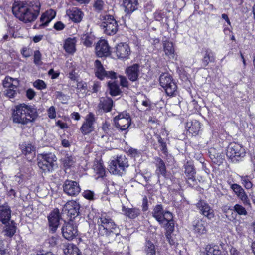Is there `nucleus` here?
<instances>
[{
	"mask_svg": "<svg viewBox=\"0 0 255 255\" xmlns=\"http://www.w3.org/2000/svg\"><path fill=\"white\" fill-rule=\"evenodd\" d=\"M40 10V5L38 3L28 5L23 2H15L12 9L13 14L25 23L34 21L39 15Z\"/></svg>",
	"mask_w": 255,
	"mask_h": 255,
	"instance_id": "nucleus-1",
	"label": "nucleus"
},
{
	"mask_svg": "<svg viewBox=\"0 0 255 255\" xmlns=\"http://www.w3.org/2000/svg\"><path fill=\"white\" fill-rule=\"evenodd\" d=\"M38 115L37 109L31 105L21 104L17 105L12 113L13 122L25 125L33 122Z\"/></svg>",
	"mask_w": 255,
	"mask_h": 255,
	"instance_id": "nucleus-2",
	"label": "nucleus"
},
{
	"mask_svg": "<svg viewBox=\"0 0 255 255\" xmlns=\"http://www.w3.org/2000/svg\"><path fill=\"white\" fill-rule=\"evenodd\" d=\"M57 158L52 153L40 154L38 156V166L45 173L52 172L56 165Z\"/></svg>",
	"mask_w": 255,
	"mask_h": 255,
	"instance_id": "nucleus-3",
	"label": "nucleus"
},
{
	"mask_svg": "<svg viewBox=\"0 0 255 255\" xmlns=\"http://www.w3.org/2000/svg\"><path fill=\"white\" fill-rule=\"evenodd\" d=\"M245 155V150L240 144L231 143L227 148L226 155L233 162L239 161Z\"/></svg>",
	"mask_w": 255,
	"mask_h": 255,
	"instance_id": "nucleus-4",
	"label": "nucleus"
},
{
	"mask_svg": "<svg viewBox=\"0 0 255 255\" xmlns=\"http://www.w3.org/2000/svg\"><path fill=\"white\" fill-rule=\"evenodd\" d=\"M114 122L116 128L121 131L126 130L131 124V119L129 113L123 112L116 116Z\"/></svg>",
	"mask_w": 255,
	"mask_h": 255,
	"instance_id": "nucleus-5",
	"label": "nucleus"
},
{
	"mask_svg": "<svg viewBox=\"0 0 255 255\" xmlns=\"http://www.w3.org/2000/svg\"><path fill=\"white\" fill-rule=\"evenodd\" d=\"M152 214L159 224H164L165 220H170L173 218L172 214L169 211L164 210L162 204H157L155 206Z\"/></svg>",
	"mask_w": 255,
	"mask_h": 255,
	"instance_id": "nucleus-6",
	"label": "nucleus"
},
{
	"mask_svg": "<svg viewBox=\"0 0 255 255\" xmlns=\"http://www.w3.org/2000/svg\"><path fill=\"white\" fill-rule=\"evenodd\" d=\"M80 204L75 201L67 202L62 209L63 214H66L70 220L74 219L79 214Z\"/></svg>",
	"mask_w": 255,
	"mask_h": 255,
	"instance_id": "nucleus-7",
	"label": "nucleus"
},
{
	"mask_svg": "<svg viewBox=\"0 0 255 255\" xmlns=\"http://www.w3.org/2000/svg\"><path fill=\"white\" fill-rule=\"evenodd\" d=\"M128 166V160L125 155L117 156L115 161L113 160V174L122 175Z\"/></svg>",
	"mask_w": 255,
	"mask_h": 255,
	"instance_id": "nucleus-8",
	"label": "nucleus"
},
{
	"mask_svg": "<svg viewBox=\"0 0 255 255\" xmlns=\"http://www.w3.org/2000/svg\"><path fill=\"white\" fill-rule=\"evenodd\" d=\"M63 188L64 193L71 196H77L81 191V188L77 182L69 180L64 182Z\"/></svg>",
	"mask_w": 255,
	"mask_h": 255,
	"instance_id": "nucleus-9",
	"label": "nucleus"
},
{
	"mask_svg": "<svg viewBox=\"0 0 255 255\" xmlns=\"http://www.w3.org/2000/svg\"><path fill=\"white\" fill-rule=\"evenodd\" d=\"M114 52L118 59L124 61L129 58L131 51L128 44L120 43L115 47Z\"/></svg>",
	"mask_w": 255,
	"mask_h": 255,
	"instance_id": "nucleus-10",
	"label": "nucleus"
},
{
	"mask_svg": "<svg viewBox=\"0 0 255 255\" xmlns=\"http://www.w3.org/2000/svg\"><path fill=\"white\" fill-rule=\"evenodd\" d=\"M201 214L206 217L208 219L211 220L215 217L213 209L204 200H200L196 204Z\"/></svg>",
	"mask_w": 255,
	"mask_h": 255,
	"instance_id": "nucleus-11",
	"label": "nucleus"
},
{
	"mask_svg": "<svg viewBox=\"0 0 255 255\" xmlns=\"http://www.w3.org/2000/svg\"><path fill=\"white\" fill-rule=\"evenodd\" d=\"M95 119L94 115L92 113H89L86 118L85 122L82 124L80 130L83 134L86 135L94 130V123Z\"/></svg>",
	"mask_w": 255,
	"mask_h": 255,
	"instance_id": "nucleus-12",
	"label": "nucleus"
},
{
	"mask_svg": "<svg viewBox=\"0 0 255 255\" xmlns=\"http://www.w3.org/2000/svg\"><path fill=\"white\" fill-rule=\"evenodd\" d=\"M60 219V213L58 209H54L48 216L49 228L53 233L57 230Z\"/></svg>",
	"mask_w": 255,
	"mask_h": 255,
	"instance_id": "nucleus-13",
	"label": "nucleus"
},
{
	"mask_svg": "<svg viewBox=\"0 0 255 255\" xmlns=\"http://www.w3.org/2000/svg\"><path fill=\"white\" fill-rule=\"evenodd\" d=\"M110 48L106 40H100L95 47L96 54L99 57H106L110 54Z\"/></svg>",
	"mask_w": 255,
	"mask_h": 255,
	"instance_id": "nucleus-14",
	"label": "nucleus"
},
{
	"mask_svg": "<svg viewBox=\"0 0 255 255\" xmlns=\"http://www.w3.org/2000/svg\"><path fill=\"white\" fill-rule=\"evenodd\" d=\"M185 174L186 177L187 183L190 186L196 185L197 181L195 178L196 171L192 164L187 162L184 165Z\"/></svg>",
	"mask_w": 255,
	"mask_h": 255,
	"instance_id": "nucleus-15",
	"label": "nucleus"
},
{
	"mask_svg": "<svg viewBox=\"0 0 255 255\" xmlns=\"http://www.w3.org/2000/svg\"><path fill=\"white\" fill-rule=\"evenodd\" d=\"M77 229L71 223H67L62 228V233L64 238L72 240L77 235Z\"/></svg>",
	"mask_w": 255,
	"mask_h": 255,
	"instance_id": "nucleus-16",
	"label": "nucleus"
},
{
	"mask_svg": "<svg viewBox=\"0 0 255 255\" xmlns=\"http://www.w3.org/2000/svg\"><path fill=\"white\" fill-rule=\"evenodd\" d=\"M140 65L138 64H133L128 66L125 69V73L128 79L132 82L138 80L139 76Z\"/></svg>",
	"mask_w": 255,
	"mask_h": 255,
	"instance_id": "nucleus-17",
	"label": "nucleus"
},
{
	"mask_svg": "<svg viewBox=\"0 0 255 255\" xmlns=\"http://www.w3.org/2000/svg\"><path fill=\"white\" fill-rule=\"evenodd\" d=\"M56 12L52 9H49L43 13L40 18V23H37L35 26L38 28L45 27L48 25V23L55 17Z\"/></svg>",
	"mask_w": 255,
	"mask_h": 255,
	"instance_id": "nucleus-18",
	"label": "nucleus"
},
{
	"mask_svg": "<svg viewBox=\"0 0 255 255\" xmlns=\"http://www.w3.org/2000/svg\"><path fill=\"white\" fill-rule=\"evenodd\" d=\"M231 188L245 205H250V200L243 188L237 184H232Z\"/></svg>",
	"mask_w": 255,
	"mask_h": 255,
	"instance_id": "nucleus-19",
	"label": "nucleus"
},
{
	"mask_svg": "<svg viewBox=\"0 0 255 255\" xmlns=\"http://www.w3.org/2000/svg\"><path fill=\"white\" fill-rule=\"evenodd\" d=\"M66 14L75 23H79L82 19L83 13L77 7H73L67 10Z\"/></svg>",
	"mask_w": 255,
	"mask_h": 255,
	"instance_id": "nucleus-20",
	"label": "nucleus"
},
{
	"mask_svg": "<svg viewBox=\"0 0 255 255\" xmlns=\"http://www.w3.org/2000/svg\"><path fill=\"white\" fill-rule=\"evenodd\" d=\"M11 213L10 207L7 204L0 206V220L3 224L8 222L11 218Z\"/></svg>",
	"mask_w": 255,
	"mask_h": 255,
	"instance_id": "nucleus-21",
	"label": "nucleus"
},
{
	"mask_svg": "<svg viewBox=\"0 0 255 255\" xmlns=\"http://www.w3.org/2000/svg\"><path fill=\"white\" fill-rule=\"evenodd\" d=\"M95 75L99 79H103L105 77H112V71L109 72V75L105 71L101 62L99 60L95 61Z\"/></svg>",
	"mask_w": 255,
	"mask_h": 255,
	"instance_id": "nucleus-22",
	"label": "nucleus"
},
{
	"mask_svg": "<svg viewBox=\"0 0 255 255\" xmlns=\"http://www.w3.org/2000/svg\"><path fill=\"white\" fill-rule=\"evenodd\" d=\"M22 153L27 157L28 160L31 161L35 155V147L31 143H24L21 145Z\"/></svg>",
	"mask_w": 255,
	"mask_h": 255,
	"instance_id": "nucleus-23",
	"label": "nucleus"
},
{
	"mask_svg": "<svg viewBox=\"0 0 255 255\" xmlns=\"http://www.w3.org/2000/svg\"><path fill=\"white\" fill-rule=\"evenodd\" d=\"M123 5L125 7V11L127 14H130L137 9L138 0H123Z\"/></svg>",
	"mask_w": 255,
	"mask_h": 255,
	"instance_id": "nucleus-24",
	"label": "nucleus"
},
{
	"mask_svg": "<svg viewBox=\"0 0 255 255\" xmlns=\"http://www.w3.org/2000/svg\"><path fill=\"white\" fill-rule=\"evenodd\" d=\"M99 111L108 112L112 109V99L107 96L106 98H101L98 105Z\"/></svg>",
	"mask_w": 255,
	"mask_h": 255,
	"instance_id": "nucleus-25",
	"label": "nucleus"
},
{
	"mask_svg": "<svg viewBox=\"0 0 255 255\" xmlns=\"http://www.w3.org/2000/svg\"><path fill=\"white\" fill-rule=\"evenodd\" d=\"M200 123L199 121L194 120L186 123V128L190 133L197 134L200 129Z\"/></svg>",
	"mask_w": 255,
	"mask_h": 255,
	"instance_id": "nucleus-26",
	"label": "nucleus"
},
{
	"mask_svg": "<svg viewBox=\"0 0 255 255\" xmlns=\"http://www.w3.org/2000/svg\"><path fill=\"white\" fill-rule=\"evenodd\" d=\"M154 159L155 161V165L157 167L156 173L158 175V177H159V175H161L165 177L166 168L164 161L158 157H155Z\"/></svg>",
	"mask_w": 255,
	"mask_h": 255,
	"instance_id": "nucleus-27",
	"label": "nucleus"
},
{
	"mask_svg": "<svg viewBox=\"0 0 255 255\" xmlns=\"http://www.w3.org/2000/svg\"><path fill=\"white\" fill-rule=\"evenodd\" d=\"M5 224V226L3 231L4 235L7 237H12L15 234L16 230L14 221H12L10 223Z\"/></svg>",
	"mask_w": 255,
	"mask_h": 255,
	"instance_id": "nucleus-28",
	"label": "nucleus"
},
{
	"mask_svg": "<svg viewBox=\"0 0 255 255\" xmlns=\"http://www.w3.org/2000/svg\"><path fill=\"white\" fill-rule=\"evenodd\" d=\"M173 81L171 76L167 73H162L159 77L160 85L163 88L167 87Z\"/></svg>",
	"mask_w": 255,
	"mask_h": 255,
	"instance_id": "nucleus-29",
	"label": "nucleus"
},
{
	"mask_svg": "<svg viewBox=\"0 0 255 255\" xmlns=\"http://www.w3.org/2000/svg\"><path fill=\"white\" fill-rule=\"evenodd\" d=\"M122 210L126 216L131 219H134L140 214V210L136 208H128L123 206Z\"/></svg>",
	"mask_w": 255,
	"mask_h": 255,
	"instance_id": "nucleus-30",
	"label": "nucleus"
},
{
	"mask_svg": "<svg viewBox=\"0 0 255 255\" xmlns=\"http://www.w3.org/2000/svg\"><path fill=\"white\" fill-rule=\"evenodd\" d=\"M205 224V221L203 219L198 220L196 223L193 225L195 232L198 233L199 235L206 233V229Z\"/></svg>",
	"mask_w": 255,
	"mask_h": 255,
	"instance_id": "nucleus-31",
	"label": "nucleus"
},
{
	"mask_svg": "<svg viewBox=\"0 0 255 255\" xmlns=\"http://www.w3.org/2000/svg\"><path fill=\"white\" fill-rule=\"evenodd\" d=\"M6 84L7 83H4V86L8 87V89L4 91V95L10 98H14L17 94V86L12 84H10L9 85Z\"/></svg>",
	"mask_w": 255,
	"mask_h": 255,
	"instance_id": "nucleus-32",
	"label": "nucleus"
},
{
	"mask_svg": "<svg viewBox=\"0 0 255 255\" xmlns=\"http://www.w3.org/2000/svg\"><path fill=\"white\" fill-rule=\"evenodd\" d=\"M105 19L106 21L102 23L101 27L104 30L105 34L111 35L112 33V29L110 28L111 20H112L111 16L110 15H106Z\"/></svg>",
	"mask_w": 255,
	"mask_h": 255,
	"instance_id": "nucleus-33",
	"label": "nucleus"
},
{
	"mask_svg": "<svg viewBox=\"0 0 255 255\" xmlns=\"http://www.w3.org/2000/svg\"><path fill=\"white\" fill-rule=\"evenodd\" d=\"M215 58L214 53L210 49H206L205 51V54L202 59V63L204 66H207L209 62H214Z\"/></svg>",
	"mask_w": 255,
	"mask_h": 255,
	"instance_id": "nucleus-34",
	"label": "nucleus"
},
{
	"mask_svg": "<svg viewBox=\"0 0 255 255\" xmlns=\"http://www.w3.org/2000/svg\"><path fill=\"white\" fill-rule=\"evenodd\" d=\"M144 252L146 255H156L155 246L150 240L145 242Z\"/></svg>",
	"mask_w": 255,
	"mask_h": 255,
	"instance_id": "nucleus-35",
	"label": "nucleus"
},
{
	"mask_svg": "<svg viewBox=\"0 0 255 255\" xmlns=\"http://www.w3.org/2000/svg\"><path fill=\"white\" fill-rule=\"evenodd\" d=\"M75 40L74 39H67L64 45L65 50L69 53H74L75 51Z\"/></svg>",
	"mask_w": 255,
	"mask_h": 255,
	"instance_id": "nucleus-36",
	"label": "nucleus"
},
{
	"mask_svg": "<svg viewBox=\"0 0 255 255\" xmlns=\"http://www.w3.org/2000/svg\"><path fill=\"white\" fill-rule=\"evenodd\" d=\"M163 89L169 96H175L177 93V86L174 80L170 83V85Z\"/></svg>",
	"mask_w": 255,
	"mask_h": 255,
	"instance_id": "nucleus-37",
	"label": "nucleus"
},
{
	"mask_svg": "<svg viewBox=\"0 0 255 255\" xmlns=\"http://www.w3.org/2000/svg\"><path fill=\"white\" fill-rule=\"evenodd\" d=\"M165 53L166 55L172 58L174 56V49L173 43L169 41H165L163 44Z\"/></svg>",
	"mask_w": 255,
	"mask_h": 255,
	"instance_id": "nucleus-38",
	"label": "nucleus"
},
{
	"mask_svg": "<svg viewBox=\"0 0 255 255\" xmlns=\"http://www.w3.org/2000/svg\"><path fill=\"white\" fill-rule=\"evenodd\" d=\"M76 88L77 92L79 93V96H85L88 92L87 84L86 82L83 81L78 82Z\"/></svg>",
	"mask_w": 255,
	"mask_h": 255,
	"instance_id": "nucleus-39",
	"label": "nucleus"
},
{
	"mask_svg": "<svg viewBox=\"0 0 255 255\" xmlns=\"http://www.w3.org/2000/svg\"><path fill=\"white\" fill-rule=\"evenodd\" d=\"M93 169L96 173L98 175V177H96L97 179L99 177H103L105 175V170L101 163L96 161L94 163Z\"/></svg>",
	"mask_w": 255,
	"mask_h": 255,
	"instance_id": "nucleus-40",
	"label": "nucleus"
},
{
	"mask_svg": "<svg viewBox=\"0 0 255 255\" xmlns=\"http://www.w3.org/2000/svg\"><path fill=\"white\" fill-rule=\"evenodd\" d=\"M66 255H81V253L78 248L74 245H69L64 250Z\"/></svg>",
	"mask_w": 255,
	"mask_h": 255,
	"instance_id": "nucleus-41",
	"label": "nucleus"
},
{
	"mask_svg": "<svg viewBox=\"0 0 255 255\" xmlns=\"http://www.w3.org/2000/svg\"><path fill=\"white\" fill-rule=\"evenodd\" d=\"M207 255H221L222 252L217 245H208L206 248Z\"/></svg>",
	"mask_w": 255,
	"mask_h": 255,
	"instance_id": "nucleus-42",
	"label": "nucleus"
},
{
	"mask_svg": "<svg viewBox=\"0 0 255 255\" xmlns=\"http://www.w3.org/2000/svg\"><path fill=\"white\" fill-rule=\"evenodd\" d=\"M119 78L120 85L123 87L128 88L129 82L127 78L124 76L117 75V73L113 71V79H116L117 78Z\"/></svg>",
	"mask_w": 255,
	"mask_h": 255,
	"instance_id": "nucleus-43",
	"label": "nucleus"
},
{
	"mask_svg": "<svg viewBox=\"0 0 255 255\" xmlns=\"http://www.w3.org/2000/svg\"><path fill=\"white\" fill-rule=\"evenodd\" d=\"M63 165L66 168H69L74 163V158L67 154L63 158Z\"/></svg>",
	"mask_w": 255,
	"mask_h": 255,
	"instance_id": "nucleus-44",
	"label": "nucleus"
},
{
	"mask_svg": "<svg viewBox=\"0 0 255 255\" xmlns=\"http://www.w3.org/2000/svg\"><path fill=\"white\" fill-rule=\"evenodd\" d=\"M233 210L239 215L246 216L248 214L245 208L239 204H236L234 205Z\"/></svg>",
	"mask_w": 255,
	"mask_h": 255,
	"instance_id": "nucleus-45",
	"label": "nucleus"
},
{
	"mask_svg": "<svg viewBox=\"0 0 255 255\" xmlns=\"http://www.w3.org/2000/svg\"><path fill=\"white\" fill-rule=\"evenodd\" d=\"M173 218L170 220H165V223L161 224L162 225H165L166 229L167 230L166 233H170L174 230V224Z\"/></svg>",
	"mask_w": 255,
	"mask_h": 255,
	"instance_id": "nucleus-46",
	"label": "nucleus"
},
{
	"mask_svg": "<svg viewBox=\"0 0 255 255\" xmlns=\"http://www.w3.org/2000/svg\"><path fill=\"white\" fill-rule=\"evenodd\" d=\"M241 181L242 184L247 189H250L252 187L253 183L250 181L249 176H241Z\"/></svg>",
	"mask_w": 255,
	"mask_h": 255,
	"instance_id": "nucleus-47",
	"label": "nucleus"
},
{
	"mask_svg": "<svg viewBox=\"0 0 255 255\" xmlns=\"http://www.w3.org/2000/svg\"><path fill=\"white\" fill-rule=\"evenodd\" d=\"M104 2L102 0H95L93 4V7L95 11L100 12L103 10Z\"/></svg>",
	"mask_w": 255,
	"mask_h": 255,
	"instance_id": "nucleus-48",
	"label": "nucleus"
},
{
	"mask_svg": "<svg viewBox=\"0 0 255 255\" xmlns=\"http://www.w3.org/2000/svg\"><path fill=\"white\" fill-rule=\"evenodd\" d=\"M157 139L158 142L160 144V149L162 153L164 154H166L167 153V148L166 146V143L164 141V140L161 138L160 135H157Z\"/></svg>",
	"mask_w": 255,
	"mask_h": 255,
	"instance_id": "nucleus-49",
	"label": "nucleus"
},
{
	"mask_svg": "<svg viewBox=\"0 0 255 255\" xmlns=\"http://www.w3.org/2000/svg\"><path fill=\"white\" fill-rule=\"evenodd\" d=\"M34 87L39 90H43L46 88V84L45 82L42 80H37L33 83Z\"/></svg>",
	"mask_w": 255,
	"mask_h": 255,
	"instance_id": "nucleus-50",
	"label": "nucleus"
},
{
	"mask_svg": "<svg viewBox=\"0 0 255 255\" xmlns=\"http://www.w3.org/2000/svg\"><path fill=\"white\" fill-rule=\"evenodd\" d=\"M101 226L103 227L104 229H105L106 231L109 232V229L110 227V219H108L107 218H101Z\"/></svg>",
	"mask_w": 255,
	"mask_h": 255,
	"instance_id": "nucleus-51",
	"label": "nucleus"
},
{
	"mask_svg": "<svg viewBox=\"0 0 255 255\" xmlns=\"http://www.w3.org/2000/svg\"><path fill=\"white\" fill-rule=\"evenodd\" d=\"M121 93L119 86L115 82H113V96L119 95Z\"/></svg>",
	"mask_w": 255,
	"mask_h": 255,
	"instance_id": "nucleus-52",
	"label": "nucleus"
},
{
	"mask_svg": "<svg viewBox=\"0 0 255 255\" xmlns=\"http://www.w3.org/2000/svg\"><path fill=\"white\" fill-rule=\"evenodd\" d=\"M41 59V54L39 51L36 50L34 53V63L38 65L40 63Z\"/></svg>",
	"mask_w": 255,
	"mask_h": 255,
	"instance_id": "nucleus-53",
	"label": "nucleus"
},
{
	"mask_svg": "<svg viewBox=\"0 0 255 255\" xmlns=\"http://www.w3.org/2000/svg\"><path fill=\"white\" fill-rule=\"evenodd\" d=\"M48 116L50 119H54L56 117L55 108L54 106H51L47 110Z\"/></svg>",
	"mask_w": 255,
	"mask_h": 255,
	"instance_id": "nucleus-54",
	"label": "nucleus"
},
{
	"mask_svg": "<svg viewBox=\"0 0 255 255\" xmlns=\"http://www.w3.org/2000/svg\"><path fill=\"white\" fill-rule=\"evenodd\" d=\"M83 44L87 47H91L93 43V38L89 36H86L83 39Z\"/></svg>",
	"mask_w": 255,
	"mask_h": 255,
	"instance_id": "nucleus-55",
	"label": "nucleus"
},
{
	"mask_svg": "<svg viewBox=\"0 0 255 255\" xmlns=\"http://www.w3.org/2000/svg\"><path fill=\"white\" fill-rule=\"evenodd\" d=\"M83 196L88 199V200H92L93 199V196H94V192L92 191H91L90 190H87L83 192Z\"/></svg>",
	"mask_w": 255,
	"mask_h": 255,
	"instance_id": "nucleus-56",
	"label": "nucleus"
},
{
	"mask_svg": "<svg viewBox=\"0 0 255 255\" xmlns=\"http://www.w3.org/2000/svg\"><path fill=\"white\" fill-rule=\"evenodd\" d=\"M142 208L143 211H146L148 209V202L146 196L142 199Z\"/></svg>",
	"mask_w": 255,
	"mask_h": 255,
	"instance_id": "nucleus-57",
	"label": "nucleus"
},
{
	"mask_svg": "<svg viewBox=\"0 0 255 255\" xmlns=\"http://www.w3.org/2000/svg\"><path fill=\"white\" fill-rule=\"evenodd\" d=\"M35 96V92L32 89H28L26 91V96L29 99H32Z\"/></svg>",
	"mask_w": 255,
	"mask_h": 255,
	"instance_id": "nucleus-58",
	"label": "nucleus"
},
{
	"mask_svg": "<svg viewBox=\"0 0 255 255\" xmlns=\"http://www.w3.org/2000/svg\"><path fill=\"white\" fill-rule=\"evenodd\" d=\"M65 26L61 21L57 22L54 25V28L56 30H61L63 29Z\"/></svg>",
	"mask_w": 255,
	"mask_h": 255,
	"instance_id": "nucleus-59",
	"label": "nucleus"
},
{
	"mask_svg": "<svg viewBox=\"0 0 255 255\" xmlns=\"http://www.w3.org/2000/svg\"><path fill=\"white\" fill-rule=\"evenodd\" d=\"M166 238H167L169 243L171 245H175L176 242H175V240L172 238L171 234L166 233Z\"/></svg>",
	"mask_w": 255,
	"mask_h": 255,
	"instance_id": "nucleus-60",
	"label": "nucleus"
},
{
	"mask_svg": "<svg viewBox=\"0 0 255 255\" xmlns=\"http://www.w3.org/2000/svg\"><path fill=\"white\" fill-rule=\"evenodd\" d=\"M231 255H241L239 251L235 248L232 247L230 250Z\"/></svg>",
	"mask_w": 255,
	"mask_h": 255,
	"instance_id": "nucleus-61",
	"label": "nucleus"
},
{
	"mask_svg": "<svg viewBox=\"0 0 255 255\" xmlns=\"http://www.w3.org/2000/svg\"><path fill=\"white\" fill-rule=\"evenodd\" d=\"M113 234H115L116 236L119 235L120 229L117 227L116 225L113 222Z\"/></svg>",
	"mask_w": 255,
	"mask_h": 255,
	"instance_id": "nucleus-62",
	"label": "nucleus"
},
{
	"mask_svg": "<svg viewBox=\"0 0 255 255\" xmlns=\"http://www.w3.org/2000/svg\"><path fill=\"white\" fill-rule=\"evenodd\" d=\"M56 125L59 126L61 129H64L67 127V124L65 123L61 122L60 120H58L56 122Z\"/></svg>",
	"mask_w": 255,
	"mask_h": 255,
	"instance_id": "nucleus-63",
	"label": "nucleus"
},
{
	"mask_svg": "<svg viewBox=\"0 0 255 255\" xmlns=\"http://www.w3.org/2000/svg\"><path fill=\"white\" fill-rule=\"evenodd\" d=\"M58 239L55 237H52L49 239V243L52 246L57 245Z\"/></svg>",
	"mask_w": 255,
	"mask_h": 255,
	"instance_id": "nucleus-64",
	"label": "nucleus"
}]
</instances>
